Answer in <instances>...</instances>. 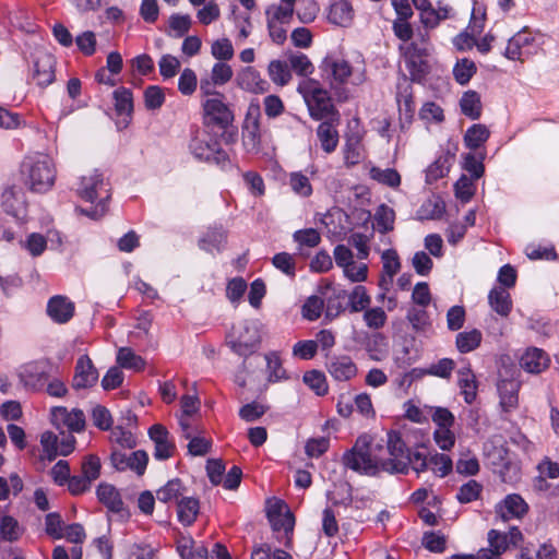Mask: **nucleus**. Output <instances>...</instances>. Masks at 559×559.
<instances>
[{
  "label": "nucleus",
  "instance_id": "f257e3e1",
  "mask_svg": "<svg viewBox=\"0 0 559 559\" xmlns=\"http://www.w3.org/2000/svg\"><path fill=\"white\" fill-rule=\"evenodd\" d=\"M453 14V9L450 5L441 4L440 2L437 8L432 5L419 14V21L424 26L425 32L418 33L415 40L411 41L407 46L402 47L404 50L406 66L413 80H420L426 71V63L423 58L428 56L430 50L429 31L438 27L442 21L451 19Z\"/></svg>",
  "mask_w": 559,
  "mask_h": 559
},
{
  "label": "nucleus",
  "instance_id": "f03ea898",
  "mask_svg": "<svg viewBox=\"0 0 559 559\" xmlns=\"http://www.w3.org/2000/svg\"><path fill=\"white\" fill-rule=\"evenodd\" d=\"M21 175L32 192L46 193L52 189L57 178L53 159L44 153H35L24 157Z\"/></svg>",
  "mask_w": 559,
  "mask_h": 559
},
{
  "label": "nucleus",
  "instance_id": "7ed1b4c3",
  "mask_svg": "<svg viewBox=\"0 0 559 559\" xmlns=\"http://www.w3.org/2000/svg\"><path fill=\"white\" fill-rule=\"evenodd\" d=\"M323 79L337 94L345 84L359 86L367 80L366 66L362 60L350 63L338 57H326L320 66Z\"/></svg>",
  "mask_w": 559,
  "mask_h": 559
},
{
  "label": "nucleus",
  "instance_id": "20e7f679",
  "mask_svg": "<svg viewBox=\"0 0 559 559\" xmlns=\"http://www.w3.org/2000/svg\"><path fill=\"white\" fill-rule=\"evenodd\" d=\"M382 444H372L368 435L359 436L353 448L343 455V463L347 468L357 473L374 476L382 473L380 468Z\"/></svg>",
  "mask_w": 559,
  "mask_h": 559
},
{
  "label": "nucleus",
  "instance_id": "39448f33",
  "mask_svg": "<svg viewBox=\"0 0 559 559\" xmlns=\"http://www.w3.org/2000/svg\"><path fill=\"white\" fill-rule=\"evenodd\" d=\"M75 191L82 200L91 203L97 202L91 210L81 209L82 214L93 219H98L106 214L110 194L108 183L100 173L92 170L80 177Z\"/></svg>",
  "mask_w": 559,
  "mask_h": 559
},
{
  "label": "nucleus",
  "instance_id": "423d86ee",
  "mask_svg": "<svg viewBox=\"0 0 559 559\" xmlns=\"http://www.w3.org/2000/svg\"><path fill=\"white\" fill-rule=\"evenodd\" d=\"M297 92L302 96L312 119L323 120L338 116L329 92L319 81L304 79L299 82Z\"/></svg>",
  "mask_w": 559,
  "mask_h": 559
},
{
  "label": "nucleus",
  "instance_id": "0eeeda50",
  "mask_svg": "<svg viewBox=\"0 0 559 559\" xmlns=\"http://www.w3.org/2000/svg\"><path fill=\"white\" fill-rule=\"evenodd\" d=\"M413 452L406 445L399 431L386 435V447H383L380 468L389 474H407L411 468Z\"/></svg>",
  "mask_w": 559,
  "mask_h": 559
},
{
  "label": "nucleus",
  "instance_id": "6e6552de",
  "mask_svg": "<svg viewBox=\"0 0 559 559\" xmlns=\"http://www.w3.org/2000/svg\"><path fill=\"white\" fill-rule=\"evenodd\" d=\"M262 323L258 319L245 320L233 328L228 344L240 356L252 354L261 342Z\"/></svg>",
  "mask_w": 559,
  "mask_h": 559
},
{
  "label": "nucleus",
  "instance_id": "1a4fd4ad",
  "mask_svg": "<svg viewBox=\"0 0 559 559\" xmlns=\"http://www.w3.org/2000/svg\"><path fill=\"white\" fill-rule=\"evenodd\" d=\"M189 150L191 154L199 160L224 164L228 156L221 150L217 141L203 130H197L193 132L189 143Z\"/></svg>",
  "mask_w": 559,
  "mask_h": 559
},
{
  "label": "nucleus",
  "instance_id": "9d476101",
  "mask_svg": "<svg viewBox=\"0 0 559 559\" xmlns=\"http://www.w3.org/2000/svg\"><path fill=\"white\" fill-rule=\"evenodd\" d=\"M203 122L205 126L226 129L234 120V114L225 102V96L202 99Z\"/></svg>",
  "mask_w": 559,
  "mask_h": 559
},
{
  "label": "nucleus",
  "instance_id": "9b49d317",
  "mask_svg": "<svg viewBox=\"0 0 559 559\" xmlns=\"http://www.w3.org/2000/svg\"><path fill=\"white\" fill-rule=\"evenodd\" d=\"M537 47L536 35L524 27L508 40L503 55L512 61H524L535 53Z\"/></svg>",
  "mask_w": 559,
  "mask_h": 559
},
{
  "label": "nucleus",
  "instance_id": "f8f14e48",
  "mask_svg": "<svg viewBox=\"0 0 559 559\" xmlns=\"http://www.w3.org/2000/svg\"><path fill=\"white\" fill-rule=\"evenodd\" d=\"M52 368V364L46 359L27 362L20 369V381L27 390H40L47 382Z\"/></svg>",
  "mask_w": 559,
  "mask_h": 559
},
{
  "label": "nucleus",
  "instance_id": "ddd939ff",
  "mask_svg": "<svg viewBox=\"0 0 559 559\" xmlns=\"http://www.w3.org/2000/svg\"><path fill=\"white\" fill-rule=\"evenodd\" d=\"M63 239L61 234L56 229H48L47 233H31L23 241L21 247L33 258L40 257L46 249L59 250L62 247Z\"/></svg>",
  "mask_w": 559,
  "mask_h": 559
},
{
  "label": "nucleus",
  "instance_id": "4468645a",
  "mask_svg": "<svg viewBox=\"0 0 559 559\" xmlns=\"http://www.w3.org/2000/svg\"><path fill=\"white\" fill-rule=\"evenodd\" d=\"M267 518L272 525V528L275 532L283 531L284 537H277L280 542L284 543V546L287 548L292 547V536L295 526V518L294 514L286 508V506L276 501L272 504L267 510Z\"/></svg>",
  "mask_w": 559,
  "mask_h": 559
},
{
  "label": "nucleus",
  "instance_id": "2eb2a0df",
  "mask_svg": "<svg viewBox=\"0 0 559 559\" xmlns=\"http://www.w3.org/2000/svg\"><path fill=\"white\" fill-rule=\"evenodd\" d=\"M335 263L342 267L348 280H367L368 266L364 260H354L350 249L344 245H337L333 251Z\"/></svg>",
  "mask_w": 559,
  "mask_h": 559
},
{
  "label": "nucleus",
  "instance_id": "dca6fc26",
  "mask_svg": "<svg viewBox=\"0 0 559 559\" xmlns=\"http://www.w3.org/2000/svg\"><path fill=\"white\" fill-rule=\"evenodd\" d=\"M51 421L57 428H67L71 432H81L85 428V415L81 409H68L57 406L51 409Z\"/></svg>",
  "mask_w": 559,
  "mask_h": 559
},
{
  "label": "nucleus",
  "instance_id": "f3484780",
  "mask_svg": "<svg viewBox=\"0 0 559 559\" xmlns=\"http://www.w3.org/2000/svg\"><path fill=\"white\" fill-rule=\"evenodd\" d=\"M110 460L114 467L118 471L131 469L138 475H142L145 472L148 457L146 452L141 450L131 453L114 450Z\"/></svg>",
  "mask_w": 559,
  "mask_h": 559
},
{
  "label": "nucleus",
  "instance_id": "a211bd4d",
  "mask_svg": "<svg viewBox=\"0 0 559 559\" xmlns=\"http://www.w3.org/2000/svg\"><path fill=\"white\" fill-rule=\"evenodd\" d=\"M2 206L5 212L12 216L22 219L26 214V197L22 187L17 185L9 186L2 192Z\"/></svg>",
  "mask_w": 559,
  "mask_h": 559
},
{
  "label": "nucleus",
  "instance_id": "6ab92c4d",
  "mask_svg": "<svg viewBox=\"0 0 559 559\" xmlns=\"http://www.w3.org/2000/svg\"><path fill=\"white\" fill-rule=\"evenodd\" d=\"M98 380V372L87 355L79 357L75 372L72 379V388L75 390L93 386Z\"/></svg>",
  "mask_w": 559,
  "mask_h": 559
},
{
  "label": "nucleus",
  "instance_id": "aec40b11",
  "mask_svg": "<svg viewBox=\"0 0 559 559\" xmlns=\"http://www.w3.org/2000/svg\"><path fill=\"white\" fill-rule=\"evenodd\" d=\"M55 64L53 56L47 52H40L34 60L32 79L40 87H46L55 80Z\"/></svg>",
  "mask_w": 559,
  "mask_h": 559
},
{
  "label": "nucleus",
  "instance_id": "412c9836",
  "mask_svg": "<svg viewBox=\"0 0 559 559\" xmlns=\"http://www.w3.org/2000/svg\"><path fill=\"white\" fill-rule=\"evenodd\" d=\"M148 436L154 442V457L156 460H168L174 455L175 444L169 440V432L160 424H155L148 429Z\"/></svg>",
  "mask_w": 559,
  "mask_h": 559
},
{
  "label": "nucleus",
  "instance_id": "4be33fe9",
  "mask_svg": "<svg viewBox=\"0 0 559 559\" xmlns=\"http://www.w3.org/2000/svg\"><path fill=\"white\" fill-rule=\"evenodd\" d=\"M74 304L66 296L56 295L48 300L47 314L58 323L64 324L74 316Z\"/></svg>",
  "mask_w": 559,
  "mask_h": 559
},
{
  "label": "nucleus",
  "instance_id": "5701e85b",
  "mask_svg": "<svg viewBox=\"0 0 559 559\" xmlns=\"http://www.w3.org/2000/svg\"><path fill=\"white\" fill-rule=\"evenodd\" d=\"M328 371L336 381H349L357 376L358 369L349 356L341 355L331 358Z\"/></svg>",
  "mask_w": 559,
  "mask_h": 559
},
{
  "label": "nucleus",
  "instance_id": "b1692460",
  "mask_svg": "<svg viewBox=\"0 0 559 559\" xmlns=\"http://www.w3.org/2000/svg\"><path fill=\"white\" fill-rule=\"evenodd\" d=\"M515 282H501L489 293L488 299L490 307L500 316L507 317L512 309V300L509 288L513 287Z\"/></svg>",
  "mask_w": 559,
  "mask_h": 559
},
{
  "label": "nucleus",
  "instance_id": "393cba45",
  "mask_svg": "<svg viewBox=\"0 0 559 559\" xmlns=\"http://www.w3.org/2000/svg\"><path fill=\"white\" fill-rule=\"evenodd\" d=\"M236 80L237 85L241 90L250 93L262 94L269 88V83L262 79L260 73L252 67H247L241 70Z\"/></svg>",
  "mask_w": 559,
  "mask_h": 559
},
{
  "label": "nucleus",
  "instance_id": "a878e982",
  "mask_svg": "<svg viewBox=\"0 0 559 559\" xmlns=\"http://www.w3.org/2000/svg\"><path fill=\"white\" fill-rule=\"evenodd\" d=\"M548 355L540 348L531 347L521 356V367L530 373H540L549 366Z\"/></svg>",
  "mask_w": 559,
  "mask_h": 559
},
{
  "label": "nucleus",
  "instance_id": "bb28decb",
  "mask_svg": "<svg viewBox=\"0 0 559 559\" xmlns=\"http://www.w3.org/2000/svg\"><path fill=\"white\" fill-rule=\"evenodd\" d=\"M337 122L338 116L321 122L317 129V136L320 141L321 147L328 154L334 152L338 144V132L336 130Z\"/></svg>",
  "mask_w": 559,
  "mask_h": 559
},
{
  "label": "nucleus",
  "instance_id": "cd10ccee",
  "mask_svg": "<svg viewBox=\"0 0 559 559\" xmlns=\"http://www.w3.org/2000/svg\"><path fill=\"white\" fill-rule=\"evenodd\" d=\"M527 512V504L524 499L516 495H509L497 507V513L502 521L510 519H520Z\"/></svg>",
  "mask_w": 559,
  "mask_h": 559
},
{
  "label": "nucleus",
  "instance_id": "c85d7f7f",
  "mask_svg": "<svg viewBox=\"0 0 559 559\" xmlns=\"http://www.w3.org/2000/svg\"><path fill=\"white\" fill-rule=\"evenodd\" d=\"M355 11L348 0H333L329 8L328 19L331 23L347 27L353 23Z\"/></svg>",
  "mask_w": 559,
  "mask_h": 559
},
{
  "label": "nucleus",
  "instance_id": "c756f323",
  "mask_svg": "<svg viewBox=\"0 0 559 559\" xmlns=\"http://www.w3.org/2000/svg\"><path fill=\"white\" fill-rule=\"evenodd\" d=\"M488 547L481 548L480 556L488 559H501V555L509 548L508 536L497 530H490L487 535Z\"/></svg>",
  "mask_w": 559,
  "mask_h": 559
},
{
  "label": "nucleus",
  "instance_id": "7c9ffc66",
  "mask_svg": "<svg viewBox=\"0 0 559 559\" xmlns=\"http://www.w3.org/2000/svg\"><path fill=\"white\" fill-rule=\"evenodd\" d=\"M348 300V292L344 289L332 288L331 294L325 298L326 318L334 319L345 310L349 309Z\"/></svg>",
  "mask_w": 559,
  "mask_h": 559
},
{
  "label": "nucleus",
  "instance_id": "2f4dec72",
  "mask_svg": "<svg viewBox=\"0 0 559 559\" xmlns=\"http://www.w3.org/2000/svg\"><path fill=\"white\" fill-rule=\"evenodd\" d=\"M457 384L464 401L472 404L477 395V380L471 368H462L457 371Z\"/></svg>",
  "mask_w": 559,
  "mask_h": 559
},
{
  "label": "nucleus",
  "instance_id": "473e14b6",
  "mask_svg": "<svg viewBox=\"0 0 559 559\" xmlns=\"http://www.w3.org/2000/svg\"><path fill=\"white\" fill-rule=\"evenodd\" d=\"M99 502L105 504L112 512H120L123 509V501L118 490L110 484L102 483L96 490Z\"/></svg>",
  "mask_w": 559,
  "mask_h": 559
},
{
  "label": "nucleus",
  "instance_id": "72a5a7b5",
  "mask_svg": "<svg viewBox=\"0 0 559 559\" xmlns=\"http://www.w3.org/2000/svg\"><path fill=\"white\" fill-rule=\"evenodd\" d=\"M266 362L267 382L276 383L289 379L287 371L284 369L282 359L277 352L266 353L264 356Z\"/></svg>",
  "mask_w": 559,
  "mask_h": 559
},
{
  "label": "nucleus",
  "instance_id": "f704fd0d",
  "mask_svg": "<svg viewBox=\"0 0 559 559\" xmlns=\"http://www.w3.org/2000/svg\"><path fill=\"white\" fill-rule=\"evenodd\" d=\"M199 500L192 497H185L177 501L178 520L185 525L190 526L197 520L199 514Z\"/></svg>",
  "mask_w": 559,
  "mask_h": 559
},
{
  "label": "nucleus",
  "instance_id": "c9c22d12",
  "mask_svg": "<svg viewBox=\"0 0 559 559\" xmlns=\"http://www.w3.org/2000/svg\"><path fill=\"white\" fill-rule=\"evenodd\" d=\"M483 334L479 330L473 329L463 331L455 336V346L461 354H467L477 349L481 343Z\"/></svg>",
  "mask_w": 559,
  "mask_h": 559
},
{
  "label": "nucleus",
  "instance_id": "e433bc0d",
  "mask_svg": "<svg viewBox=\"0 0 559 559\" xmlns=\"http://www.w3.org/2000/svg\"><path fill=\"white\" fill-rule=\"evenodd\" d=\"M500 392V404L506 412L518 406L519 384L512 380H503L498 385Z\"/></svg>",
  "mask_w": 559,
  "mask_h": 559
},
{
  "label": "nucleus",
  "instance_id": "4c0bfd02",
  "mask_svg": "<svg viewBox=\"0 0 559 559\" xmlns=\"http://www.w3.org/2000/svg\"><path fill=\"white\" fill-rule=\"evenodd\" d=\"M462 112L471 119H478L481 114L480 96L475 91L465 92L460 100Z\"/></svg>",
  "mask_w": 559,
  "mask_h": 559
},
{
  "label": "nucleus",
  "instance_id": "58836bf2",
  "mask_svg": "<svg viewBox=\"0 0 559 559\" xmlns=\"http://www.w3.org/2000/svg\"><path fill=\"white\" fill-rule=\"evenodd\" d=\"M295 9L273 3L265 9L266 22L289 25L293 21Z\"/></svg>",
  "mask_w": 559,
  "mask_h": 559
},
{
  "label": "nucleus",
  "instance_id": "ea45409f",
  "mask_svg": "<svg viewBox=\"0 0 559 559\" xmlns=\"http://www.w3.org/2000/svg\"><path fill=\"white\" fill-rule=\"evenodd\" d=\"M117 364L124 369H130L133 371H141L145 367L144 359L136 355L129 347H121L117 353Z\"/></svg>",
  "mask_w": 559,
  "mask_h": 559
},
{
  "label": "nucleus",
  "instance_id": "a19ab883",
  "mask_svg": "<svg viewBox=\"0 0 559 559\" xmlns=\"http://www.w3.org/2000/svg\"><path fill=\"white\" fill-rule=\"evenodd\" d=\"M267 74L271 81L278 86H285L292 80V72L288 64L281 60H272L269 63Z\"/></svg>",
  "mask_w": 559,
  "mask_h": 559
},
{
  "label": "nucleus",
  "instance_id": "79ce46f5",
  "mask_svg": "<svg viewBox=\"0 0 559 559\" xmlns=\"http://www.w3.org/2000/svg\"><path fill=\"white\" fill-rule=\"evenodd\" d=\"M453 468L452 459L444 453L433 452L429 455V469L438 477L448 476Z\"/></svg>",
  "mask_w": 559,
  "mask_h": 559
},
{
  "label": "nucleus",
  "instance_id": "37998d69",
  "mask_svg": "<svg viewBox=\"0 0 559 559\" xmlns=\"http://www.w3.org/2000/svg\"><path fill=\"white\" fill-rule=\"evenodd\" d=\"M185 490L186 488L181 480L179 478H174L156 491V497L158 501L164 503L174 500L179 501L178 498L185 492Z\"/></svg>",
  "mask_w": 559,
  "mask_h": 559
},
{
  "label": "nucleus",
  "instance_id": "c03bdc74",
  "mask_svg": "<svg viewBox=\"0 0 559 559\" xmlns=\"http://www.w3.org/2000/svg\"><path fill=\"white\" fill-rule=\"evenodd\" d=\"M370 178L390 188H397L401 185V176L393 168L382 169L372 167L369 171Z\"/></svg>",
  "mask_w": 559,
  "mask_h": 559
},
{
  "label": "nucleus",
  "instance_id": "a18cd8bd",
  "mask_svg": "<svg viewBox=\"0 0 559 559\" xmlns=\"http://www.w3.org/2000/svg\"><path fill=\"white\" fill-rule=\"evenodd\" d=\"M0 534L3 540L12 543L22 536L23 528L14 518L4 515L0 521Z\"/></svg>",
  "mask_w": 559,
  "mask_h": 559
},
{
  "label": "nucleus",
  "instance_id": "49530a36",
  "mask_svg": "<svg viewBox=\"0 0 559 559\" xmlns=\"http://www.w3.org/2000/svg\"><path fill=\"white\" fill-rule=\"evenodd\" d=\"M225 238V233L222 229L209 228L203 237L199 240V247L202 250L212 253L214 249L221 250Z\"/></svg>",
  "mask_w": 559,
  "mask_h": 559
},
{
  "label": "nucleus",
  "instance_id": "de8ad7c7",
  "mask_svg": "<svg viewBox=\"0 0 559 559\" xmlns=\"http://www.w3.org/2000/svg\"><path fill=\"white\" fill-rule=\"evenodd\" d=\"M489 138V130L484 124H474L469 129H467L464 142L467 147L472 150L478 148L483 145Z\"/></svg>",
  "mask_w": 559,
  "mask_h": 559
},
{
  "label": "nucleus",
  "instance_id": "09e8293b",
  "mask_svg": "<svg viewBox=\"0 0 559 559\" xmlns=\"http://www.w3.org/2000/svg\"><path fill=\"white\" fill-rule=\"evenodd\" d=\"M451 158L449 156H439L426 170V181L432 183L443 178L449 173Z\"/></svg>",
  "mask_w": 559,
  "mask_h": 559
},
{
  "label": "nucleus",
  "instance_id": "8fccbe9b",
  "mask_svg": "<svg viewBox=\"0 0 559 559\" xmlns=\"http://www.w3.org/2000/svg\"><path fill=\"white\" fill-rule=\"evenodd\" d=\"M114 98L116 112L130 118L133 110L132 93L127 88H119L114 92Z\"/></svg>",
  "mask_w": 559,
  "mask_h": 559
},
{
  "label": "nucleus",
  "instance_id": "3c124183",
  "mask_svg": "<svg viewBox=\"0 0 559 559\" xmlns=\"http://www.w3.org/2000/svg\"><path fill=\"white\" fill-rule=\"evenodd\" d=\"M348 306L350 312H359L365 310L370 305V297L364 286H356L352 292H348Z\"/></svg>",
  "mask_w": 559,
  "mask_h": 559
},
{
  "label": "nucleus",
  "instance_id": "603ef678",
  "mask_svg": "<svg viewBox=\"0 0 559 559\" xmlns=\"http://www.w3.org/2000/svg\"><path fill=\"white\" fill-rule=\"evenodd\" d=\"M289 186L296 194L302 198H307L312 193L309 178L300 171H294L289 175Z\"/></svg>",
  "mask_w": 559,
  "mask_h": 559
},
{
  "label": "nucleus",
  "instance_id": "864d4df0",
  "mask_svg": "<svg viewBox=\"0 0 559 559\" xmlns=\"http://www.w3.org/2000/svg\"><path fill=\"white\" fill-rule=\"evenodd\" d=\"M302 379L317 395H324L328 393V383L323 372L319 370H310L304 374Z\"/></svg>",
  "mask_w": 559,
  "mask_h": 559
},
{
  "label": "nucleus",
  "instance_id": "5fc2aeb1",
  "mask_svg": "<svg viewBox=\"0 0 559 559\" xmlns=\"http://www.w3.org/2000/svg\"><path fill=\"white\" fill-rule=\"evenodd\" d=\"M293 239L298 243L299 248L308 247L314 248L321 241L320 233L314 228H306L296 230L293 234Z\"/></svg>",
  "mask_w": 559,
  "mask_h": 559
},
{
  "label": "nucleus",
  "instance_id": "6e6d98bb",
  "mask_svg": "<svg viewBox=\"0 0 559 559\" xmlns=\"http://www.w3.org/2000/svg\"><path fill=\"white\" fill-rule=\"evenodd\" d=\"M292 69L302 76H307L313 73L314 67L309 58L302 52L290 53L288 57Z\"/></svg>",
  "mask_w": 559,
  "mask_h": 559
},
{
  "label": "nucleus",
  "instance_id": "4d7b16f0",
  "mask_svg": "<svg viewBox=\"0 0 559 559\" xmlns=\"http://www.w3.org/2000/svg\"><path fill=\"white\" fill-rule=\"evenodd\" d=\"M22 489L23 481L17 474H11L9 479L0 477V501L7 500L10 492H13L15 496L19 495Z\"/></svg>",
  "mask_w": 559,
  "mask_h": 559
},
{
  "label": "nucleus",
  "instance_id": "13d9d810",
  "mask_svg": "<svg viewBox=\"0 0 559 559\" xmlns=\"http://www.w3.org/2000/svg\"><path fill=\"white\" fill-rule=\"evenodd\" d=\"M476 72V66L472 60L462 59L456 62L453 74L457 83L464 85L469 82Z\"/></svg>",
  "mask_w": 559,
  "mask_h": 559
},
{
  "label": "nucleus",
  "instance_id": "bf43d9fd",
  "mask_svg": "<svg viewBox=\"0 0 559 559\" xmlns=\"http://www.w3.org/2000/svg\"><path fill=\"white\" fill-rule=\"evenodd\" d=\"M394 212L385 205H381L374 215V226L380 233L393 229Z\"/></svg>",
  "mask_w": 559,
  "mask_h": 559
},
{
  "label": "nucleus",
  "instance_id": "052dcab7",
  "mask_svg": "<svg viewBox=\"0 0 559 559\" xmlns=\"http://www.w3.org/2000/svg\"><path fill=\"white\" fill-rule=\"evenodd\" d=\"M481 489L483 487L479 483H477L474 479H471L460 487L456 493V498L461 503H469L478 499Z\"/></svg>",
  "mask_w": 559,
  "mask_h": 559
},
{
  "label": "nucleus",
  "instance_id": "680f3d73",
  "mask_svg": "<svg viewBox=\"0 0 559 559\" xmlns=\"http://www.w3.org/2000/svg\"><path fill=\"white\" fill-rule=\"evenodd\" d=\"M198 86V78L195 72L190 69L186 68L178 80V90L179 92L185 96L192 95Z\"/></svg>",
  "mask_w": 559,
  "mask_h": 559
},
{
  "label": "nucleus",
  "instance_id": "e2e57ef3",
  "mask_svg": "<svg viewBox=\"0 0 559 559\" xmlns=\"http://www.w3.org/2000/svg\"><path fill=\"white\" fill-rule=\"evenodd\" d=\"M100 460L94 454H90L84 457L81 466L82 475L90 481L93 483L100 475Z\"/></svg>",
  "mask_w": 559,
  "mask_h": 559
},
{
  "label": "nucleus",
  "instance_id": "0e129e2a",
  "mask_svg": "<svg viewBox=\"0 0 559 559\" xmlns=\"http://www.w3.org/2000/svg\"><path fill=\"white\" fill-rule=\"evenodd\" d=\"M165 102V93L162 87L151 85L144 92V104L150 110L159 109Z\"/></svg>",
  "mask_w": 559,
  "mask_h": 559
},
{
  "label": "nucleus",
  "instance_id": "69168bd1",
  "mask_svg": "<svg viewBox=\"0 0 559 559\" xmlns=\"http://www.w3.org/2000/svg\"><path fill=\"white\" fill-rule=\"evenodd\" d=\"M454 368H455V362L453 359L442 358L439 361L431 364L427 368L425 373L435 376V377H439V378H443V379H449L451 377Z\"/></svg>",
  "mask_w": 559,
  "mask_h": 559
},
{
  "label": "nucleus",
  "instance_id": "338daca9",
  "mask_svg": "<svg viewBox=\"0 0 559 559\" xmlns=\"http://www.w3.org/2000/svg\"><path fill=\"white\" fill-rule=\"evenodd\" d=\"M324 301L318 296H310L302 306L301 314L309 321L320 318L323 310Z\"/></svg>",
  "mask_w": 559,
  "mask_h": 559
},
{
  "label": "nucleus",
  "instance_id": "774afa93",
  "mask_svg": "<svg viewBox=\"0 0 559 559\" xmlns=\"http://www.w3.org/2000/svg\"><path fill=\"white\" fill-rule=\"evenodd\" d=\"M212 56L217 60L227 61L234 57V47L228 38L215 40L211 47Z\"/></svg>",
  "mask_w": 559,
  "mask_h": 559
}]
</instances>
